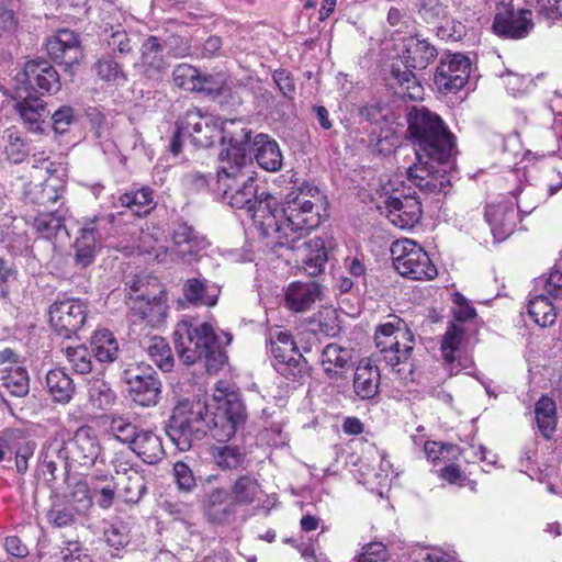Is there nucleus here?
Here are the masks:
<instances>
[{
  "label": "nucleus",
  "instance_id": "33",
  "mask_svg": "<svg viewBox=\"0 0 562 562\" xmlns=\"http://www.w3.org/2000/svg\"><path fill=\"white\" fill-rule=\"evenodd\" d=\"M257 164L265 170L274 172L282 167V154L278 143L267 134H258L252 140Z\"/></svg>",
  "mask_w": 562,
  "mask_h": 562
},
{
  "label": "nucleus",
  "instance_id": "9",
  "mask_svg": "<svg viewBox=\"0 0 562 562\" xmlns=\"http://www.w3.org/2000/svg\"><path fill=\"white\" fill-rule=\"evenodd\" d=\"M245 167L246 165H229L228 162L218 166L216 190L229 206L247 211L260 192L256 179L245 176Z\"/></svg>",
  "mask_w": 562,
  "mask_h": 562
},
{
  "label": "nucleus",
  "instance_id": "35",
  "mask_svg": "<svg viewBox=\"0 0 562 562\" xmlns=\"http://www.w3.org/2000/svg\"><path fill=\"white\" fill-rule=\"evenodd\" d=\"M351 351L337 344H328L321 353V366L329 379H337L351 361Z\"/></svg>",
  "mask_w": 562,
  "mask_h": 562
},
{
  "label": "nucleus",
  "instance_id": "4",
  "mask_svg": "<svg viewBox=\"0 0 562 562\" xmlns=\"http://www.w3.org/2000/svg\"><path fill=\"white\" fill-rule=\"evenodd\" d=\"M402 26L391 34L389 42L390 77L389 105H400L424 99V87L413 70L426 69L438 56L437 48L424 37L404 32Z\"/></svg>",
  "mask_w": 562,
  "mask_h": 562
},
{
  "label": "nucleus",
  "instance_id": "56",
  "mask_svg": "<svg viewBox=\"0 0 562 562\" xmlns=\"http://www.w3.org/2000/svg\"><path fill=\"white\" fill-rule=\"evenodd\" d=\"M172 240L176 246L188 245L190 254H192L194 249L199 248L202 243L193 226L183 221H179L176 224L172 233Z\"/></svg>",
  "mask_w": 562,
  "mask_h": 562
},
{
  "label": "nucleus",
  "instance_id": "53",
  "mask_svg": "<svg viewBox=\"0 0 562 562\" xmlns=\"http://www.w3.org/2000/svg\"><path fill=\"white\" fill-rule=\"evenodd\" d=\"M64 355L70 368L78 374H88L92 371L91 351L85 345L67 347Z\"/></svg>",
  "mask_w": 562,
  "mask_h": 562
},
{
  "label": "nucleus",
  "instance_id": "16",
  "mask_svg": "<svg viewBox=\"0 0 562 562\" xmlns=\"http://www.w3.org/2000/svg\"><path fill=\"white\" fill-rule=\"evenodd\" d=\"M389 190V223L400 229L413 228L420 218V202L411 187Z\"/></svg>",
  "mask_w": 562,
  "mask_h": 562
},
{
  "label": "nucleus",
  "instance_id": "39",
  "mask_svg": "<svg viewBox=\"0 0 562 562\" xmlns=\"http://www.w3.org/2000/svg\"><path fill=\"white\" fill-rule=\"evenodd\" d=\"M115 485L126 504H137L146 492V480L139 471H131L127 476H119Z\"/></svg>",
  "mask_w": 562,
  "mask_h": 562
},
{
  "label": "nucleus",
  "instance_id": "63",
  "mask_svg": "<svg viewBox=\"0 0 562 562\" xmlns=\"http://www.w3.org/2000/svg\"><path fill=\"white\" fill-rule=\"evenodd\" d=\"M75 110L69 105H61L52 114V127L55 133L64 134L75 122Z\"/></svg>",
  "mask_w": 562,
  "mask_h": 562
},
{
  "label": "nucleus",
  "instance_id": "51",
  "mask_svg": "<svg viewBox=\"0 0 562 562\" xmlns=\"http://www.w3.org/2000/svg\"><path fill=\"white\" fill-rule=\"evenodd\" d=\"M67 503L76 514L83 515L92 506L89 484L86 481L76 482L67 495Z\"/></svg>",
  "mask_w": 562,
  "mask_h": 562
},
{
  "label": "nucleus",
  "instance_id": "62",
  "mask_svg": "<svg viewBox=\"0 0 562 562\" xmlns=\"http://www.w3.org/2000/svg\"><path fill=\"white\" fill-rule=\"evenodd\" d=\"M173 477L178 488L186 493L191 492L196 485L192 470L183 461L173 464Z\"/></svg>",
  "mask_w": 562,
  "mask_h": 562
},
{
  "label": "nucleus",
  "instance_id": "13",
  "mask_svg": "<svg viewBox=\"0 0 562 562\" xmlns=\"http://www.w3.org/2000/svg\"><path fill=\"white\" fill-rule=\"evenodd\" d=\"M252 131L243 120H221V137L222 144L227 143V147L220 153L218 166L224 162L229 165H247L248 153L252 147Z\"/></svg>",
  "mask_w": 562,
  "mask_h": 562
},
{
  "label": "nucleus",
  "instance_id": "59",
  "mask_svg": "<svg viewBox=\"0 0 562 562\" xmlns=\"http://www.w3.org/2000/svg\"><path fill=\"white\" fill-rule=\"evenodd\" d=\"M75 515L70 506L55 504L47 514V520L56 528H65L75 524Z\"/></svg>",
  "mask_w": 562,
  "mask_h": 562
},
{
  "label": "nucleus",
  "instance_id": "48",
  "mask_svg": "<svg viewBox=\"0 0 562 562\" xmlns=\"http://www.w3.org/2000/svg\"><path fill=\"white\" fill-rule=\"evenodd\" d=\"M33 226L41 237L52 239L65 228V218L58 212H41L35 216Z\"/></svg>",
  "mask_w": 562,
  "mask_h": 562
},
{
  "label": "nucleus",
  "instance_id": "34",
  "mask_svg": "<svg viewBox=\"0 0 562 562\" xmlns=\"http://www.w3.org/2000/svg\"><path fill=\"white\" fill-rule=\"evenodd\" d=\"M117 201L121 206L131 210L138 217H146L157 205L155 192L148 186L126 191L119 196Z\"/></svg>",
  "mask_w": 562,
  "mask_h": 562
},
{
  "label": "nucleus",
  "instance_id": "47",
  "mask_svg": "<svg viewBox=\"0 0 562 562\" xmlns=\"http://www.w3.org/2000/svg\"><path fill=\"white\" fill-rule=\"evenodd\" d=\"M183 296L187 302L194 306H214L217 303V294L209 295L205 282L198 278H191L186 281Z\"/></svg>",
  "mask_w": 562,
  "mask_h": 562
},
{
  "label": "nucleus",
  "instance_id": "58",
  "mask_svg": "<svg viewBox=\"0 0 562 562\" xmlns=\"http://www.w3.org/2000/svg\"><path fill=\"white\" fill-rule=\"evenodd\" d=\"M527 4H538L539 15L547 21L549 25L555 24L562 20V0H526Z\"/></svg>",
  "mask_w": 562,
  "mask_h": 562
},
{
  "label": "nucleus",
  "instance_id": "1",
  "mask_svg": "<svg viewBox=\"0 0 562 562\" xmlns=\"http://www.w3.org/2000/svg\"><path fill=\"white\" fill-rule=\"evenodd\" d=\"M400 119L394 115L393 122L389 120V144L411 135L416 162L407 168V180L426 193L446 194L450 187L448 170L458 151L456 136L437 113L424 106H413Z\"/></svg>",
  "mask_w": 562,
  "mask_h": 562
},
{
  "label": "nucleus",
  "instance_id": "20",
  "mask_svg": "<svg viewBox=\"0 0 562 562\" xmlns=\"http://www.w3.org/2000/svg\"><path fill=\"white\" fill-rule=\"evenodd\" d=\"M470 59L462 54H450L440 60L435 74V85L441 92H457L468 82Z\"/></svg>",
  "mask_w": 562,
  "mask_h": 562
},
{
  "label": "nucleus",
  "instance_id": "23",
  "mask_svg": "<svg viewBox=\"0 0 562 562\" xmlns=\"http://www.w3.org/2000/svg\"><path fill=\"white\" fill-rule=\"evenodd\" d=\"M25 82L42 93L55 94L61 88L60 77L56 68L44 58L30 59L24 64Z\"/></svg>",
  "mask_w": 562,
  "mask_h": 562
},
{
  "label": "nucleus",
  "instance_id": "10",
  "mask_svg": "<svg viewBox=\"0 0 562 562\" xmlns=\"http://www.w3.org/2000/svg\"><path fill=\"white\" fill-rule=\"evenodd\" d=\"M389 250L393 267L402 277L431 280L438 273L428 254L411 239H397L392 243Z\"/></svg>",
  "mask_w": 562,
  "mask_h": 562
},
{
  "label": "nucleus",
  "instance_id": "5",
  "mask_svg": "<svg viewBox=\"0 0 562 562\" xmlns=\"http://www.w3.org/2000/svg\"><path fill=\"white\" fill-rule=\"evenodd\" d=\"M324 196L317 188L301 187L286 195L282 213L285 217L279 228V241L276 246L294 249L295 244L319 226Z\"/></svg>",
  "mask_w": 562,
  "mask_h": 562
},
{
  "label": "nucleus",
  "instance_id": "43",
  "mask_svg": "<svg viewBox=\"0 0 562 562\" xmlns=\"http://www.w3.org/2000/svg\"><path fill=\"white\" fill-rule=\"evenodd\" d=\"M149 359L164 372H171L175 367V357L168 341L159 336L149 338L146 348Z\"/></svg>",
  "mask_w": 562,
  "mask_h": 562
},
{
  "label": "nucleus",
  "instance_id": "61",
  "mask_svg": "<svg viewBox=\"0 0 562 562\" xmlns=\"http://www.w3.org/2000/svg\"><path fill=\"white\" fill-rule=\"evenodd\" d=\"M104 539L111 548L121 550L130 543V531L122 524H113L104 530Z\"/></svg>",
  "mask_w": 562,
  "mask_h": 562
},
{
  "label": "nucleus",
  "instance_id": "27",
  "mask_svg": "<svg viewBox=\"0 0 562 562\" xmlns=\"http://www.w3.org/2000/svg\"><path fill=\"white\" fill-rule=\"evenodd\" d=\"M223 487L212 488L204 498L203 514L213 525L228 524L236 515L237 506Z\"/></svg>",
  "mask_w": 562,
  "mask_h": 562
},
{
  "label": "nucleus",
  "instance_id": "44",
  "mask_svg": "<svg viewBox=\"0 0 562 562\" xmlns=\"http://www.w3.org/2000/svg\"><path fill=\"white\" fill-rule=\"evenodd\" d=\"M172 81L179 88L188 92L195 90H203L201 81L205 82L206 79L201 78V74L198 68L192 65L182 63L175 66L172 70Z\"/></svg>",
  "mask_w": 562,
  "mask_h": 562
},
{
  "label": "nucleus",
  "instance_id": "38",
  "mask_svg": "<svg viewBox=\"0 0 562 562\" xmlns=\"http://www.w3.org/2000/svg\"><path fill=\"white\" fill-rule=\"evenodd\" d=\"M91 352L99 362L110 363L116 360L120 348L116 338L109 329H97L90 340Z\"/></svg>",
  "mask_w": 562,
  "mask_h": 562
},
{
  "label": "nucleus",
  "instance_id": "19",
  "mask_svg": "<svg viewBox=\"0 0 562 562\" xmlns=\"http://www.w3.org/2000/svg\"><path fill=\"white\" fill-rule=\"evenodd\" d=\"M52 61L65 66V70L78 65L83 57L79 35L68 29L58 30L45 43Z\"/></svg>",
  "mask_w": 562,
  "mask_h": 562
},
{
  "label": "nucleus",
  "instance_id": "32",
  "mask_svg": "<svg viewBox=\"0 0 562 562\" xmlns=\"http://www.w3.org/2000/svg\"><path fill=\"white\" fill-rule=\"evenodd\" d=\"M130 449L147 464L158 463L166 454L161 437L145 428L140 429Z\"/></svg>",
  "mask_w": 562,
  "mask_h": 562
},
{
  "label": "nucleus",
  "instance_id": "54",
  "mask_svg": "<svg viewBox=\"0 0 562 562\" xmlns=\"http://www.w3.org/2000/svg\"><path fill=\"white\" fill-rule=\"evenodd\" d=\"M1 241L13 254H22L30 247V238L25 231L16 226H8L1 231Z\"/></svg>",
  "mask_w": 562,
  "mask_h": 562
},
{
  "label": "nucleus",
  "instance_id": "60",
  "mask_svg": "<svg viewBox=\"0 0 562 562\" xmlns=\"http://www.w3.org/2000/svg\"><path fill=\"white\" fill-rule=\"evenodd\" d=\"M4 154L8 160L13 164L23 162L29 155L25 140L18 134H10L8 144L4 147Z\"/></svg>",
  "mask_w": 562,
  "mask_h": 562
},
{
  "label": "nucleus",
  "instance_id": "11",
  "mask_svg": "<svg viewBox=\"0 0 562 562\" xmlns=\"http://www.w3.org/2000/svg\"><path fill=\"white\" fill-rule=\"evenodd\" d=\"M269 351L273 368L285 379L296 381L303 376L305 359L290 330L281 327L271 330Z\"/></svg>",
  "mask_w": 562,
  "mask_h": 562
},
{
  "label": "nucleus",
  "instance_id": "40",
  "mask_svg": "<svg viewBox=\"0 0 562 562\" xmlns=\"http://www.w3.org/2000/svg\"><path fill=\"white\" fill-rule=\"evenodd\" d=\"M142 427L132 422L130 417L121 414L109 416V434L119 442L132 447Z\"/></svg>",
  "mask_w": 562,
  "mask_h": 562
},
{
  "label": "nucleus",
  "instance_id": "52",
  "mask_svg": "<svg viewBox=\"0 0 562 562\" xmlns=\"http://www.w3.org/2000/svg\"><path fill=\"white\" fill-rule=\"evenodd\" d=\"M98 77L105 82L126 81L127 76L122 66L111 55H103L94 65Z\"/></svg>",
  "mask_w": 562,
  "mask_h": 562
},
{
  "label": "nucleus",
  "instance_id": "50",
  "mask_svg": "<svg viewBox=\"0 0 562 562\" xmlns=\"http://www.w3.org/2000/svg\"><path fill=\"white\" fill-rule=\"evenodd\" d=\"M88 398L98 409H106L115 402V393L102 380L95 379L88 384Z\"/></svg>",
  "mask_w": 562,
  "mask_h": 562
},
{
  "label": "nucleus",
  "instance_id": "21",
  "mask_svg": "<svg viewBox=\"0 0 562 562\" xmlns=\"http://www.w3.org/2000/svg\"><path fill=\"white\" fill-rule=\"evenodd\" d=\"M280 212H282V209L280 207L279 200L274 195L265 191L260 192L257 199L246 211L259 233L262 236L268 237L273 232L276 234L277 241H279V228L281 225L278 223Z\"/></svg>",
  "mask_w": 562,
  "mask_h": 562
},
{
  "label": "nucleus",
  "instance_id": "3",
  "mask_svg": "<svg viewBox=\"0 0 562 562\" xmlns=\"http://www.w3.org/2000/svg\"><path fill=\"white\" fill-rule=\"evenodd\" d=\"M245 420V405L235 392L214 396L211 411L200 401L184 400L172 409L168 435L179 450L188 451L207 434L218 442H227Z\"/></svg>",
  "mask_w": 562,
  "mask_h": 562
},
{
  "label": "nucleus",
  "instance_id": "28",
  "mask_svg": "<svg viewBox=\"0 0 562 562\" xmlns=\"http://www.w3.org/2000/svg\"><path fill=\"white\" fill-rule=\"evenodd\" d=\"M14 110L29 132L44 133V124L49 115L46 101L36 95H29L18 101Z\"/></svg>",
  "mask_w": 562,
  "mask_h": 562
},
{
  "label": "nucleus",
  "instance_id": "57",
  "mask_svg": "<svg viewBox=\"0 0 562 562\" xmlns=\"http://www.w3.org/2000/svg\"><path fill=\"white\" fill-rule=\"evenodd\" d=\"M462 337H463V329L461 326H458L456 324H452L451 326H449V328L447 329V331L443 336L442 342H441L442 356L447 362H449V363L453 362V360H454L453 353L456 350H458V348L461 344Z\"/></svg>",
  "mask_w": 562,
  "mask_h": 562
},
{
  "label": "nucleus",
  "instance_id": "36",
  "mask_svg": "<svg viewBox=\"0 0 562 562\" xmlns=\"http://www.w3.org/2000/svg\"><path fill=\"white\" fill-rule=\"evenodd\" d=\"M46 386L53 400L60 404L69 403L76 393V385L64 368L47 372Z\"/></svg>",
  "mask_w": 562,
  "mask_h": 562
},
{
  "label": "nucleus",
  "instance_id": "55",
  "mask_svg": "<svg viewBox=\"0 0 562 562\" xmlns=\"http://www.w3.org/2000/svg\"><path fill=\"white\" fill-rule=\"evenodd\" d=\"M97 244L90 237H77L75 248V262L80 268H87L93 263L97 254Z\"/></svg>",
  "mask_w": 562,
  "mask_h": 562
},
{
  "label": "nucleus",
  "instance_id": "37",
  "mask_svg": "<svg viewBox=\"0 0 562 562\" xmlns=\"http://www.w3.org/2000/svg\"><path fill=\"white\" fill-rule=\"evenodd\" d=\"M0 384L11 396L24 397L30 392V375L22 366H7L0 370Z\"/></svg>",
  "mask_w": 562,
  "mask_h": 562
},
{
  "label": "nucleus",
  "instance_id": "49",
  "mask_svg": "<svg viewBox=\"0 0 562 562\" xmlns=\"http://www.w3.org/2000/svg\"><path fill=\"white\" fill-rule=\"evenodd\" d=\"M215 464L222 470H237L245 462V453L236 446L224 445L213 450Z\"/></svg>",
  "mask_w": 562,
  "mask_h": 562
},
{
  "label": "nucleus",
  "instance_id": "45",
  "mask_svg": "<svg viewBox=\"0 0 562 562\" xmlns=\"http://www.w3.org/2000/svg\"><path fill=\"white\" fill-rule=\"evenodd\" d=\"M113 222V214H98L92 217H85L79 236L90 237L95 243H100L110 235Z\"/></svg>",
  "mask_w": 562,
  "mask_h": 562
},
{
  "label": "nucleus",
  "instance_id": "22",
  "mask_svg": "<svg viewBox=\"0 0 562 562\" xmlns=\"http://www.w3.org/2000/svg\"><path fill=\"white\" fill-rule=\"evenodd\" d=\"M124 376L130 397L136 405L153 407L158 404L162 384L156 373L140 374L128 369Z\"/></svg>",
  "mask_w": 562,
  "mask_h": 562
},
{
  "label": "nucleus",
  "instance_id": "25",
  "mask_svg": "<svg viewBox=\"0 0 562 562\" xmlns=\"http://www.w3.org/2000/svg\"><path fill=\"white\" fill-rule=\"evenodd\" d=\"M101 451L95 430L88 425L79 427L71 440L70 456L74 462L81 467L95 463Z\"/></svg>",
  "mask_w": 562,
  "mask_h": 562
},
{
  "label": "nucleus",
  "instance_id": "24",
  "mask_svg": "<svg viewBox=\"0 0 562 562\" xmlns=\"http://www.w3.org/2000/svg\"><path fill=\"white\" fill-rule=\"evenodd\" d=\"M226 491L238 508L254 506L260 502L263 494L260 480L254 472H245L234 476Z\"/></svg>",
  "mask_w": 562,
  "mask_h": 562
},
{
  "label": "nucleus",
  "instance_id": "7",
  "mask_svg": "<svg viewBox=\"0 0 562 562\" xmlns=\"http://www.w3.org/2000/svg\"><path fill=\"white\" fill-rule=\"evenodd\" d=\"M127 305L132 316L147 325H162L169 310L165 284L157 277H137L130 284Z\"/></svg>",
  "mask_w": 562,
  "mask_h": 562
},
{
  "label": "nucleus",
  "instance_id": "64",
  "mask_svg": "<svg viewBox=\"0 0 562 562\" xmlns=\"http://www.w3.org/2000/svg\"><path fill=\"white\" fill-rule=\"evenodd\" d=\"M503 81L506 89L513 94L518 95L528 90L531 85L530 76L507 71L503 76Z\"/></svg>",
  "mask_w": 562,
  "mask_h": 562
},
{
  "label": "nucleus",
  "instance_id": "30",
  "mask_svg": "<svg viewBox=\"0 0 562 562\" xmlns=\"http://www.w3.org/2000/svg\"><path fill=\"white\" fill-rule=\"evenodd\" d=\"M395 552L393 559L396 562H456V560L439 548H423L411 550L400 540L389 539V553Z\"/></svg>",
  "mask_w": 562,
  "mask_h": 562
},
{
  "label": "nucleus",
  "instance_id": "6",
  "mask_svg": "<svg viewBox=\"0 0 562 562\" xmlns=\"http://www.w3.org/2000/svg\"><path fill=\"white\" fill-rule=\"evenodd\" d=\"M173 344L179 359L186 366L203 360L209 372H216L225 364L227 356L211 324L193 325L182 321L173 331Z\"/></svg>",
  "mask_w": 562,
  "mask_h": 562
},
{
  "label": "nucleus",
  "instance_id": "8",
  "mask_svg": "<svg viewBox=\"0 0 562 562\" xmlns=\"http://www.w3.org/2000/svg\"><path fill=\"white\" fill-rule=\"evenodd\" d=\"M176 130L169 144V151L178 156L183 148V137L187 136L194 147L210 148L220 142L221 119L202 112L196 106L189 108L176 120Z\"/></svg>",
  "mask_w": 562,
  "mask_h": 562
},
{
  "label": "nucleus",
  "instance_id": "46",
  "mask_svg": "<svg viewBox=\"0 0 562 562\" xmlns=\"http://www.w3.org/2000/svg\"><path fill=\"white\" fill-rule=\"evenodd\" d=\"M528 314L541 327H548L555 323L557 313L549 299L543 295H536L528 303Z\"/></svg>",
  "mask_w": 562,
  "mask_h": 562
},
{
  "label": "nucleus",
  "instance_id": "2",
  "mask_svg": "<svg viewBox=\"0 0 562 562\" xmlns=\"http://www.w3.org/2000/svg\"><path fill=\"white\" fill-rule=\"evenodd\" d=\"M400 119L394 115L393 122L389 120V144L411 135L416 162L407 168V180L426 193L446 194L450 187L448 170L458 151L456 136L437 113L424 106H413Z\"/></svg>",
  "mask_w": 562,
  "mask_h": 562
},
{
  "label": "nucleus",
  "instance_id": "14",
  "mask_svg": "<svg viewBox=\"0 0 562 562\" xmlns=\"http://www.w3.org/2000/svg\"><path fill=\"white\" fill-rule=\"evenodd\" d=\"M492 29L504 38H524L533 29L532 13L527 9L516 10L512 0H501L497 2Z\"/></svg>",
  "mask_w": 562,
  "mask_h": 562
},
{
  "label": "nucleus",
  "instance_id": "15",
  "mask_svg": "<svg viewBox=\"0 0 562 562\" xmlns=\"http://www.w3.org/2000/svg\"><path fill=\"white\" fill-rule=\"evenodd\" d=\"M394 341H389V366L400 378L406 379L412 374V364L408 362L413 350V338L406 324L396 315L389 314V338L394 335Z\"/></svg>",
  "mask_w": 562,
  "mask_h": 562
},
{
  "label": "nucleus",
  "instance_id": "29",
  "mask_svg": "<svg viewBox=\"0 0 562 562\" xmlns=\"http://www.w3.org/2000/svg\"><path fill=\"white\" fill-rule=\"evenodd\" d=\"M381 373L373 358L362 359L355 372L353 391L361 400L373 398L379 391Z\"/></svg>",
  "mask_w": 562,
  "mask_h": 562
},
{
  "label": "nucleus",
  "instance_id": "26",
  "mask_svg": "<svg viewBox=\"0 0 562 562\" xmlns=\"http://www.w3.org/2000/svg\"><path fill=\"white\" fill-rule=\"evenodd\" d=\"M322 289L316 281H292L284 290V307L293 313H304L321 299Z\"/></svg>",
  "mask_w": 562,
  "mask_h": 562
},
{
  "label": "nucleus",
  "instance_id": "18",
  "mask_svg": "<svg viewBox=\"0 0 562 562\" xmlns=\"http://www.w3.org/2000/svg\"><path fill=\"white\" fill-rule=\"evenodd\" d=\"M535 207L524 210L519 203L510 200H501L486 206L485 218L496 241L509 237L519 221V213L529 214Z\"/></svg>",
  "mask_w": 562,
  "mask_h": 562
},
{
  "label": "nucleus",
  "instance_id": "41",
  "mask_svg": "<svg viewBox=\"0 0 562 562\" xmlns=\"http://www.w3.org/2000/svg\"><path fill=\"white\" fill-rule=\"evenodd\" d=\"M306 255L303 260L304 270L312 277H316L324 271L328 260L326 245L323 238L316 237L305 243Z\"/></svg>",
  "mask_w": 562,
  "mask_h": 562
},
{
  "label": "nucleus",
  "instance_id": "12",
  "mask_svg": "<svg viewBox=\"0 0 562 562\" xmlns=\"http://www.w3.org/2000/svg\"><path fill=\"white\" fill-rule=\"evenodd\" d=\"M88 313L80 299L56 300L48 307V325L58 337L70 339L83 327Z\"/></svg>",
  "mask_w": 562,
  "mask_h": 562
},
{
  "label": "nucleus",
  "instance_id": "31",
  "mask_svg": "<svg viewBox=\"0 0 562 562\" xmlns=\"http://www.w3.org/2000/svg\"><path fill=\"white\" fill-rule=\"evenodd\" d=\"M162 52L164 47L159 37L149 35L143 42L140 47L139 66L147 78L160 77L168 67Z\"/></svg>",
  "mask_w": 562,
  "mask_h": 562
},
{
  "label": "nucleus",
  "instance_id": "17",
  "mask_svg": "<svg viewBox=\"0 0 562 562\" xmlns=\"http://www.w3.org/2000/svg\"><path fill=\"white\" fill-rule=\"evenodd\" d=\"M36 442L20 429H4L0 432V462L14 460L16 471L24 474L33 458Z\"/></svg>",
  "mask_w": 562,
  "mask_h": 562
},
{
  "label": "nucleus",
  "instance_id": "42",
  "mask_svg": "<svg viewBox=\"0 0 562 562\" xmlns=\"http://www.w3.org/2000/svg\"><path fill=\"white\" fill-rule=\"evenodd\" d=\"M314 333L326 337H337L341 331L340 319L337 311L330 306L322 307L310 321Z\"/></svg>",
  "mask_w": 562,
  "mask_h": 562
}]
</instances>
